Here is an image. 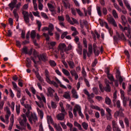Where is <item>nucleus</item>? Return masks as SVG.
<instances>
[{"mask_svg": "<svg viewBox=\"0 0 131 131\" xmlns=\"http://www.w3.org/2000/svg\"><path fill=\"white\" fill-rule=\"evenodd\" d=\"M17 120L21 126L16 125V127H17L18 129H20V130H25V129H26V127L24 126V124L27 122V118H26L25 114H23L21 115Z\"/></svg>", "mask_w": 131, "mask_h": 131, "instance_id": "obj_1", "label": "nucleus"}, {"mask_svg": "<svg viewBox=\"0 0 131 131\" xmlns=\"http://www.w3.org/2000/svg\"><path fill=\"white\" fill-rule=\"evenodd\" d=\"M37 99L39 100V102L35 101V103L36 105L39 107V108H45V104H43V102L44 103H47V101L46 100V97H45V95H43V94L41 93L40 94V96L38 95H36Z\"/></svg>", "mask_w": 131, "mask_h": 131, "instance_id": "obj_2", "label": "nucleus"}, {"mask_svg": "<svg viewBox=\"0 0 131 131\" xmlns=\"http://www.w3.org/2000/svg\"><path fill=\"white\" fill-rule=\"evenodd\" d=\"M88 50L86 49H83V59H86V54L88 55V57H91V55L93 54V46H92V44H89L88 47Z\"/></svg>", "mask_w": 131, "mask_h": 131, "instance_id": "obj_3", "label": "nucleus"}, {"mask_svg": "<svg viewBox=\"0 0 131 131\" xmlns=\"http://www.w3.org/2000/svg\"><path fill=\"white\" fill-rule=\"evenodd\" d=\"M29 121L31 124H36L37 121H38V118H37V115L35 113H31V116L29 117Z\"/></svg>", "mask_w": 131, "mask_h": 131, "instance_id": "obj_4", "label": "nucleus"}, {"mask_svg": "<svg viewBox=\"0 0 131 131\" xmlns=\"http://www.w3.org/2000/svg\"><path fill=\"white\" fill-rule=\"evenodd\" d=\"M21 14L24 16V20L25 23H26V24H29L30 19L29 18V13L28 12L22 10Z\"/></svg>", "mask_w": 131, "mask_h": 131, "instance_id": "obj_5", "label": "nucleus"}, {"mask_svg": "<svg viewBox=\"0 0 131 131\" xmlns=\"http://www.w3.org/2000/svg\"><path fill=\"white\" fill-rule=\"evenodd\" d=\"M43 36L46 37V40L48 41L47 43L49 45V46H50V47H55L56 45H57V42L56 41H49L50 40V36H49V34L47 33H43Z\"/></svg>", "mask_w": 131, "mask_h": 131, "instance_id": "obj_6", "label": "nucleus"}, {"mask_svg": "<svg viewBox=\"0 0 131 131\" xmlns=\"http://www.w3.org/2000/svg\"><path fill=\"white\" fill-rule=\"evenodd\" d=\"M61 112V113H59L56 115V118L57 120L62 121L65 119V116L67 115V112H66V111Z\"/></svg>", "mask_w": 131, "mask_h": 131, "instance_id": "obj_7", "label": "nucleus"}, {"mask_svg": "<svg viewBox=\"0 0 131 131\" xmlns=\"http://www.w3.org/2000/svg\"><path fill=\"white\" fill-rule=\"evenodd\" d=\"M5 111L6 112V115H5V120L6 121V124H9V118L11 116V111L9 107L6 106L5 108Z\"/></svg>", "mask_w": 131, "mask_h": 131, "instance_id": "obj_8", "label": "nucleus"}, {"mask_svg": "<svg viewBox=\"0 0 131 131\" xmlns=\"http://www.w3.org/2000/svg\"><path fill=\"white\" fill-rule=\"evenodd\" d=\"M54 25L52 23H49L48 26V34L50 35V36H53L54 35V33H53V30H54Z\"/></svg>", "mask_w": 131, "mask_h": 131, "instance_id": "obj_9", "label": "nucleus"}, {"mask_svg": "<svg viewBox=\"0 0 131 131\" xmlns=\"http://www.w3.org/2000/svg\"><path fill=\"white\" fill-rule=\"evenodd\" d=\"M77 111L78 112L81 111V107H80L79 105L78 104L75 105L74 108L73 109V114L75 117L77 116Z\"/></svg>", "mask_w": 131, "mask_h": 131, "instance_id": "obj_10", "label": "nucleus"}, {"mask_svg": "<svg viewBox=\"0 0 131 131\" xmlns=\"http://www.w3.org/2000/svg\"><path fill=\"white\" fill-rule=\"evenodd\" d=\"M107 20L110 24H112V25H113V26H114L115 27H117V24H116V21H115V19H114L113 17H107Z\"/></svg>", "mask_w": 131, "mask_h": 131, "instance_id": "obj_11", "label": "nucleus"}, {"mask_svg": "<svg viewBox=\"0 0 131 131\" xmlns=\"http://www.w3.org/2000/svg\"><path fill=\"white\" fill-rule=\"evenodd\" d=\"M38 58L40 61H43V62L48 61V57L46 53L39 55L38 56Z\"/></svg>", "mask_w": 131, "mask_h": 131, "instance_id": "obj_12", "label": "nucleus"}, {"mask_svg": "<svg viewBox=\"0 0 131 131\" xmlns=\"http://www.w3.org/2000/svg\"><path fill=\"white\" fill-rule=\"evenodd\" d=\"M72 97L74 99H78V94L75 89L72 88L71 90Z\"/></svg>", "mask_w": 131, "mask_h": 131, "instance_id": "obj_13", "label": "nucleus"}, {"mask_svg": "<svg viewBox=\"0 0 131 131\" xmlns=\"http://www.w3.org/2000/svg\"><path fill=\"white\" fill-rule=\"evenodd\" d=\"M114 116L115 118H116V119H117V118H118L119 116H120V117H124V114L122 112H120L119 111H117L114 113Z\"/></svg>", "mask_w": 131, "mask_h": 131, "instance_id": "obj_14", "label": "nucleus"}, {"mask_svg": "<svg viewBox=\"0 0 131 131\" xmlns=\"http://www.w3.org/2000/svg\"><path fill=\"white\" fill-rule=\"evenodd\" d=\"M58 51H64L66 50V44L64 43H60L58 47Z\"/></svg>", "mask_w": 131, "mask_h": 131, "instance_id": "obj_15", "label": "nucleus"}, {"mask_svg": "<svg viewBox=\"0 0 131 131\" xmlns=\"http://www.w3.org/2000/svg\"><path fill=\"white\" fill-rule=\"evenodd\" d=\"M47 122L49 124H52L53 125H54V120L53 119V118L52 117V116L47 115Z\"/></svg>", "mask_w": 131, "mask_h": 131, "instance_id": "obj_16", "label": "nucleus"}, {"mask_svg": "<svg viewBox=\"0 0 131 131\" xmlns=\"http://www.w3.org/2000/svg\"><path fill=\"white\" fill-rule=\"evenodd\" d=\"M62 97L64 98V99L69 100V101H70V100H71V96H70V92L69 91L64 92Z\"/></svg>", "mask_w": 131, "mask_h": 131, "instance_id": "obj_17", "label": "nucleus"}, {"mask_svg": "<svg viewBox=\"0 0 131 131\" xmlns=\"http://www.w3.org/2000/svg\"><path fill=\"white\" fill-rule=\"evenodd\" d=\"M78 45V49H77V51L79 55H81L82 54V46L80 44V42H78L77 44Z\"/></svg>", "mask_w": 131, "mask_h": 131, "instance_id": "obj_18", "label": "nucleus"}, {"mask_svg": "<svg viewBox=\"0 0 131 131\" xmlns=\"http://www.w3.org/2000/svg\"><path fill=\"white\" fill-rule=\"evenodd\" d=\"M62 4L64 8H66V9H70L71 6L70 5V3H69V0H68V1H62Z\"/></svg>", "mask_w": 131, "mask_h": 131, "instance_id": "obj_19", "label": "nucleus"}, {"mask_svg": "<svg viewBox=\"0 0 131 131\" xmlns=\"http://www.w3.org/2000/svg\"><path fill=\"white\" fill-rule=\"evenodd\" d=\"M37 113L40 117V119H42L43 118V111L42 110L39 109V108H36Z\"/></svg>", "mask_w": 131, "mask_h": 131, "instance_id": "obj_20", "label": "nucleus"}, {"mask_svg": "<svg viewBox=\"0 0 131 131\" xmlns=\"http://www.w3.org/2000/svg\"><path fill=\"white\" fill-rule=\"evenodd\" d=\"M47 91L50 97H54V93H55V90L54 89H52L51 87H49L47 89Z\"/></svg>", "mask_w": 131, "mask_h": 131, "instance_id": "obj_21", "label": "nucleus"}, {"mask_svg": "<svg viewBox=\"0 0 131 131\" xmlns=\"http://www.w3.org/2000/svg\"><path fill=\"white\" fill-rule=\"evenodd\" d=\"M67 62L71 69H74L75 67V64L73 61L69 60Z\"/></svg>", "mask_w": 131, "mask_h": 131, "instance_id": "obj_22", "label": "nucleus"}, {"mask_svg": "<svg viewBox=\"0 0 131 131\" xmlns=\"http://www.w3.org/2000/svg\"><path fill=\"white\" fill-rule=\"evenodd\" d=\"M17 4V2H15L14 1H12L9 5V7L11 10V11H13L14 8L16 6V4Z\"/></svg>", "mask_w": 131, "mask_h": 131, "instance_id": "obj_23", "label": "nucleus"}, {"mask_svg": "<svg viewBox=\"0 0 131 131\" xmlns=\"http://www.w3.org/2000/svg\"><path fill=\"white\" fill-rule=\"evenodd\" d=\"M45 75L46 76V81H50V73L49 72V71H48V70L47 69L45 70Z\"/></svg>", "mask_w": 131, "mask_h": 131, "instance_id": "obj_24", "label": "nucleus"}, {"mask_svg": "<svg viewBox=\"0 0 131 131\" xmlns=\"http://www.w3.org/2000/svg\"><path fill=\"white\" fill-rule=\"evenodd\" d=\"M13 14L15 18L16 19V21H17V22H18V21H19V14H18V13H17L16 9H14L13 10Z\"/></svg>", "mask_w": 131, "mask_h": 131, "instance_id": "obj_25", "label": "nucleus"}, {"mask_svg": "<svg viewBox=\"0 0 131 131\" xmlns=\"http://www.w3.org/2000/svg\"><path fill=\"white\" fill-rule=\"evenodd\" d=\"M121 19L122 21V24L124 26H125V25H126V23H127V19H126V17H125V16L122 15L121 16Z\"/></svg>", "mask_w": 131, "mask_h": 131, "instance_id": "obj_26", "label": "nucleus"}, {"mask_svg": "<svg viewBox=\"0 0 131 131\" xmlns=\"http://www.w3.org/2000/svg\"><path fill=\"white\" fill-rule=\"evenodd\" d=\"M123 2L127 9L128 10L129 13H131V8L130 6L129 5V4H128V1H127V0H123Z\"/></svg>", "mask_w": 131, "mask_h": 131, "instance_id": "obj_27", "label": "nucleus"}, {"mask_svg": "<svg viewBox=\"0 0 131 131\" xmlns=\"http://www.w3.org/2000/svg\"><path fill=\"white\" fill-rule=\"evenodd\" d=\"M53 126L57 131H63L62 127H60L59 124L58 125L57 123H54Z\"/></svg>", "mask_w": 131, "mask_h": 131, "instance_id": "obj_28", "label": "nucleus"}, {"mask_svg": "<svg viewBox=\"0 0 131 131\" xmlns=\"http://www.w3.org/2000/svg\"><path fill=\"white\" fill-rule=\"evenodd\" d=\"M118 75L116 76V78H119V81L120 83H122V81H123V79L122 77L120 76V72L119 71H117Z\"/></svg>", "mask_w": 131, "mask_h": 131, "instance_id": "obj_29", "label": "nucleus"}, {"mask_svg": "<svg viewBox=\"0 0 131 131\" xmlns=\"http://www.w3.org/2000/svg\"><path fill=\"white\" fill-rule=\"evenodd\" d=\"M74 126L77 127L79 130H82V127H81V125H80V124H79L78 122H77V121H74Z\"/></svg>", "mask_w": 131, "mask_h": 131, "instance_id": "obj_30", "label": "nucleus"}, {"mask_svg": "<svg viewBox=\"0 0 131 131\" xmlns=\"http://www.w3.org/2000/svg\"><path fill=\"white\" fill-rule=\"evenodd\" d=\"M66 19L71 25H74V24L73 21H72V20H71V19L70 18V16H69V15H68V14L66 15Z\"/></svg>", "mask_w": 131, "mask_h": 131, "instance_id": "obj_31", "label": "nucleus"}, {"mask_svg": "<svg viewBox=\"0 0 131 131\" xmlns=\"http://www.w3.org/2000/svg\"><path fill=\"white\" fill-rule=\"evenodd\" d=\"M116 99H117V92L115 91L113 94V102L115 105V103L116 102Z\"/></svg>", "mask_w": 131, "mask_h": 131, "instance_id": "obj_32", "label": "nucleus"}, {"mask_svg": "<svg viewBox=\"0 0 131 131\" xmlns=\"http://www.w3.org/2000/svg\"><path fill=\"white\" fill-rule=\"evenodd\" d=\"M104 101L106 105H111V99H110V98H109V97H105Z\"/></svg>", "mask_w": 131, "mask_h": 131, "instance_id": "obj_33", "label": "nucleus"}, {"mask_svg": "<svg viewBox=\"0 0 131 131\" xmlns=\"http://www.w3.org/2000/svg\"><path fill=\"white\" fill-rule=\"evenodd\" d=\"M36 76L37 79L40 81V82H43V78L40 76V75H39V73H36Z\"/></svg>", "mask_w": 131, "mask_h": 131, "instance_id": "obj_34", "label": "nucleus"}, {"mask_svg": "<svg viewBox=\"0 0 131 131\" xmlns=\"http://www.w3.org/2000/svg\"><path fill=\"white\" fill-rule=\"evenodd\" d=\"M62 72L63 73V74H64V75H66V76H70V73L69 72V71H68V70L62 68Z\"/></svg>", "mask_w": 131, "mask_h": 131, "instance_id": "obj_35", "label": "nucleus"}, {"mask_svg": "<svg viewBox=\"0 0 131 131\" xmlns=\"http://www.w3.org/2000/svg\"><path fill=\"white\" fill-rule=\"evenodd\" d=\"M55 80L57 82V83H59L60 84V86L61 88H62V89H67V87L66 86L62 84V83H61V81H60L57 77L55 78Z\"/></svg>", "mask_w": 131, "mask_h": 131, "instance_id": "obj_36", "label": "nucleus"}, {"mask_svg": "<svg viewBox=\"0 0 131 131\" xmlns=\"http://www.w3.org/2000/svg\"><path fill=\"white\" fill-rule=\"evenodd\" d=\"M47 6L49 9V10L51 12H54V11H55V8L54 7V6H53V5L50 3H48Z\"/></svg>", "mask_w": 131, "mask_h": 131, "instance_id": "obj_37", "label": "nucleus"}, {"mask_svg": "<svg viewBox=\"0 0 131 131\" xmlns=\"http://www.w3.org/2000/svg\"><path fill=\"white\" fill-rule=\"evenodd\" d=\"M36 25H37L38 27V31H40V28H41V22L38 20H36Z\"/></svg>", "mask_w": 131, "mask_h": 131, "instance_id": "obj_38", "label": "nucleus"}, {"mask_svg": "<svg viewBox=\"0 0 131 131\" xmlns=\"http://www.w3.org/2000/svg\"><path fill=\"white\" fill-rule=\"evenodd\" d=\"M112 15L114 18H115V19H118V14L115 9L113 10L112 11Z\"/></svg>", "mask_w": 131, "mask_h": 131, "instance_id": "obj_39", "label": "nucleus"}, {"mask_svg": "<svg viewBox=\"0 0 131 131\" xmlns=\"http://www.w3.org/2000/svg\"><path fill=\"white\" fill-rule=\"evenodd\" d=\"M118 36L119 38H121L122 40H124V41H126V38H125V36L123 33H121V35L118 34Z\"/></svg>", "mask_w": 131, "mask_h": 131, "instance_id": "obj_40", "label": "nucleus"}, {"mask_svg": "<svg viewBox=\"0 0 131 131\" xmlns=\"http://www.w3.org/2000/svg\"><path fill=\"white\" fill-rule=\"evenodd\" d=\"M105 92H111V87L108 83H106V87L105 88Z\"/></svg>", "mask_w": 131, "mask_h": 131, "instance_id": "obj_41", "label": "nucleus"}, {"mask_svg": "<svg viewBox=\"0 0 131 131\" xmlns=\"http://www.w3.org/2000/svg\"><path fill=\"white\" fill-rule=\"evenodd\" d=\"M116 104H117V108H118L119 109H120V111H123L124 110L122 108V107H121V104H120V100H117L116 101Z\"/></svg>", "mask_w": 131, "mask_h": 131, "instance_id": "obj_42", "label": "nucleus"}, {"mask_svg": "<svg viewBox=\"0 0 131 131\" xmlns=\"http://www.w3.org/2000/svg\"><path fill=\"white\" fill-rule=\"evenodd\" d=\"M71 50H72V45H71V44H69L68 46V48L66 47L65 53L66 54H69L68 53V51H71Z\"/></svg>", "mask_w": 131, "mask_h": 131, "instance_id": "obj_43", "label": "nucleus"}, {"mask_svg": "<svg viewBox=\"0 0 131 131\" xmlns=\"http://www.w3.org/2000/svg\"><path fill=\"white\" fill-rule=\"evenodd\" d=\"M17 91V93H16V96L17 98L18 99H20L21 98V89L20 88H18Z\"/></svg>", "mask_w": 131, "mask_h": 131, "instance_id": "obj_44", "label": "nucleus"}, {"mask_svg": "<svg viewBox=\"0 0 131 131\" xmlns=\"http://www.w3.org/2000/svg\"><path fill=\"white\" fill-rule=\"evenodd\" d=\"M124 121L125 122V124H126V126L127 127H129V120H128V118H125Z\"/></svg>", "mask_w": 131, "mask_h": 131, "instance_id": "obj_45", "label": "nucleus"}, {"mask_svg": "<svg viewBox=\"0 0 131 131\" xmlns=\"http://www.w3.org/2000/svg\"><path fill=\"white\" fill-rule=\"evenodd\" d=\"M47 82L50 83V84H53L56 88H58V84H57L55 81H51V79H50Z\"/></svg>", "mask_w": 131, "mask_h": 131, "instance_id": "obj_46", "label": "nucleus"}, {"mask_svg": "<svg viewBox=\"0 0 131 131\" xmlns=\"http://www.w3.org/2000/svg\"><path fill=\"white\" fill-rule=\"evenodd\" d=\"M82 126L86 130L89 128V124L85 122L82 123Z\"/></svg>", "mask_w": 131, "mask_h": 131, "instance_id": "obj_47", "label": "nucleus"}, {"mask_svg": "<svg viewBox=\"0 0 131 131\" xmlns=\"http://www.w3.org/2000/svg\"><path fill=\"white\" fill-rule=\"evenodd\" d=\"M34 9L35 11H37V4L36 3V0H32Z\"/></svg>", "mask_w": 131, "mask_h": 131, "instance_id": "obj_48", "label": "nucleus"}, {"mask_svg": "<svg viewBox=\"0 0 131 131\" xmlns=\"http://www.w3.org/2000/svg\"><path fill=\"white\" fill-rule=\"evenodd\" d=\"M107 75V78H108V79H110L111 81H114L115 79H114V77L113 76V75L111 74H108Z\"/></svg>", "mask_w": 131, "mask_h": 131, "instance_id": "obj_49", "label": "nucleus"}, {"mask_svg": "<svg viewBox=\"0 0 131 131\" xmlns=\"http://www.w3.org/2000/svg\"><path fill=\"white\" fill-rule=\"evenodd\" d=\"M59 106L61 108V112H65L66 111L65 108H64V104H63V102H59Z\"/></svg>", "mask_w": 131, "mask_h": 131, "instance_id": "obj_50", "label": "nucleus"}, {"mask_svg": "<svg viewBox=\"0 0 131 131\" xmlns=\"http://www.w3.org/2000/svg\"><path fill=\"white\" fill-rule=\"evenodd\" d=\"M114 7H115V9H116V10H117V11H118L120 12H121L122 9L119 8V6H118V5H117V4H116L115 3H114Z\"/></svg>", "mask_w": 131, "mask_h": 131, "instance_id": "obj_51", "label": "nucleus"}, {"mask_svg": "<svg viewBox=\"0 0 131 131\" xmlns=\"http://www.w3.org/2000/svg\"><path fill=\"white\" fill-rule=\"evenodd\" d=\"M31 38H33V39H34V38H35V35H36V33L35 32V31L33 30L31 31Z\"/></svg>", "mask_w": 131, "mask_h": 131, "instance_id": "obj_52", "label": "nucleus"}, {"mask_svg": "<svg viewBox=\"0 0 131 131\" xmlns=\"http://www.w3.org/2000/svg\"><path fill=\"white\" fill-rule=\"evenodd\" d=\"M112 128H115V127H117L118 126L117 125V122L115 120H113L112 123Z\"/></svg>", "mask_w": 131, "mask_h": 131, "instance_id": "obj_53", "label": "nucleus"}, {"mask_svg": "<svg viewBox=\"0 0 131 131\" xmlns=\"http://www.w3.org/2000/svg\"><path fill=\"white\" fill-rule=\"evenodd\" d=\"M81 73L84 78L86 77V72H85V70H84V67L82 68V72Z\"/></svg>", "mask_w": 131, "mask_h": 131, "instance_id": "obj_54", "label": "nucleus"}, {"mask_svg": "<svg viewBox=\"0 0 131 131\" xmlns=\"http://www.w3.org/2000/svg\"><path fill=\"white\" fill-rule=\"evenodd\" d=\"M119 28L121 30H122V31H125V30H127L128 28H127V27H125L124 28H123V27H122V26L120 24H119Z\"/></svg>", "mask_w": 131, "mask_h": 131, "instance_id": "obj_55", "label": "nucleus"}, {"mask_svg": "<svg viewBox=\"0 0 131 131\" xmlns=\"http://www.w3.org/2000/svg\"><path fill=\"white\" fill-rule=\"evenodd\" d=\"M103 25H101V26L103 27V26H104L106 29H108V30H110V29H109V26H108V24L106 21H102Z\"/></svg>", "mask_w": 131, "mask_h": 131, "instance_id": "obj_56", "label": "nucleus"}, {"mask_svg": "<svg viewBox=\"0 0 131 131\" xmlns=\"http://www.w3.org/2000/svg\"><path fill=\"white\" fill-rule=\"evenodd\" d=\"M49 64H50L52 67H55V66H57V63H56L54 60H50L49 61Z\"/></svg>", "mask_w": 131, "mask_h": 131, "instance_id": "obj_57", "label": "nucleus"}, {"mask_svg": "<svg viewBox=\"0 0 131 131\" xmlns=\"http://www.w3.org/2000/svg\"><path fill=\"white\" fill-rule=\"evenodd\" d=\"M40 14L41 17L44 18V19H47L48 20H49V16H48L46 13H45V12H41Z\"/></svg>", "mask_w": 131, "mask_h": 131, "instance_id": "obj_58", "label": "nucleus"}, {"mask_svg": "<svg viewBox=\"0 0 131 131\" xmlns=\"http://www.w3.org/2000/svg\"><path fill=\"white\" fill-rule=\"evenodd\" d=\"M20 105H16V112L17 115H19V114H20Z\"/></svg>", "mask_w": 131, "mask_h": 131, "instance_id": "obj_59", "label": "nucleus"}, {"mask_svg": "<svg viewBox=\"0 0 131 131\" xmlns=\"http://www.w3.org/2000/svg\"><path fill=\"white\" fill-rule=\"evenodd\" d=\"M51 107L52 109H56L57 108V103L54 101H51Z\"/></svg>", "mask_w": 131, "mask_h": 131, "instance_id": "obj_60", "label": "nucleus"}, {"mask_svg": "<svg viewBox=\"0 0 131 131\" xmlns=\"http://www.w3.org/2000/svg\"><path fill=\"white\" fill-rule=\"evenodd\" d=\"M58 19L60 22H63V21L65 20V18H64V16H58Z\"/></svg>", "mask_w": 131, "mask_h": 131, "instance_id": "obj_61", "label": "nucleus"}, {"mask_svg": "<svg viewBox=\"0 0 131 131\" xmlns=\"http://www.w3.org/2000/svg\"><path fill=\"white\" fill-rule=\"evenodd\" d=\"M66 108L67 110H69V111H72L73 110L72 106H71V105L69 104H67L66 105Z\"/></svg>", "mask_w": 131, "mask_h": 131, "instance_id": "obj_62", "label": "nucleus"}, {"mask_svg": "<svg viewBox=\"0 0 131 131\" xmlns=\"http://www.w3.org/2000/svg\"><path fill=\"white\" fill-rule=\"evenodd\" d=\"M92 109H95V110H98V111H100V108L97 105H92L91 106Z\"/></svg>", "mask_w": 131, "mask_h": 131, "instance_id": "obj_63", "label": "nucleus"}, {"mask_svg": "<svg viewBox=\"0 0 131 131\" xmlns=\"http://www.w3.org/2000/svg\"><path fill=\"white\" fill-rule=\"evenodd\" d=\"M105 131H112V127H111V125L108 124L107 125Z\"/></svg>", "mask_w": 131, "mask_h": 131, "instance_id": "obj_64", "label": "nucleus"}]
</instances>
